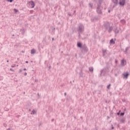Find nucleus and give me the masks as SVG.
<instances>
[{
  "label": "nucleus",
  "instance_id": "423d86ee",
  "mask_svg": "<svg viewBox=\"0 0 130 130\" xmlns=\"http://www.w3.org/2000/svg\"><path fill=\"white\" fill-rule=\"evenodd\" d=\"M125 64H126V61H125V60L123 59L121 61V66H125Z\"/></svg>",
  "mask_w": 130,
  "mask_h": 130
},
{
  "label": "nucleus",
  "instance_id": "4be33fe9",
  "mask_svg": "<svg viewBox=\"0 0 130 130\" xmlns=\"http://www.w3.org/2000/svg\"><path fill=\"white\" fill-rule=\"evenodd\" d=\"M120 115H121V116L124 115V113H121L120 114Z\"/></svg>",
  "mask_w": 130,
  "mask_h": 130
},
{
  "label": "nucleus",
  "instance_id": "5701e85b",
  "mask_svg": "<svg viewBox=\"0 0 130 130\" xmlns=\"http://www.w3.org/2000/svg\"><path fill=\"white\" fill-rule=\"evenodd\" d=\"M10 71H11V72H14V70H13L12 68L10 69Z\"/></svg>",
  "mask_w": 130,
  "mask_h": 130
},
{
  "label": "nucleus",
  "instance_id": "6ab92c4d",
  "mask_svg": "<svg viewBox=\"0 0 130 130\" xmlns=\"http://www.w3.org/2000/svg\"><path fill=\"white\" fill-rule=\"evenodd\" d=\"M115 33H119V31L118 30H117V29H116V30H115Z\"/></svg>",
  "mask_w": 130,
  "mask_h": 130
},
{
  "label": "nucleus",
  "instance_id": "412c9836",
  "mask_svg": "<svg viewBox=\"0 0 130 130\" xmlns=\"http://www.w3.org/2000/svg\"><path fill=\"white\" fill-rule=\"evenodd\" d=\"M89 6L90 8H92V7H93V5H92L91 4H89Z\"/></svg>",
  "mask_w": 130,
  "mask_h": 130
},
{
  "label": "nucleus",
  "instance_id": "1a4fd4ad",
  "mask_svg": "<svg viewBox=\"0 0 130 130\" xmlns=\"http://www.w3.org/2000/svg\"><path fill=\"white\" fill-rule=\"evenodd\" d=\"M36 50L34 49H33L31 50V54H34V53H36Z\"/></svg>",
  "mask_w": 130,
  "mask_h": 130
},
{
  "label": "nucleus",
  "instance_id": "ddd939ff",
  "mask_svg": "<svg viewBox=\"0 0 130 130\" xmlns=\"http://www.w3.org/2000/svg\"><path fill=\"white\" fill-rule=\"evenodd\" d=\"M89 72H93V71H94V69L93 68V67H90L89 68Z\"/></svg>",
  "mask_w": 130,
  "mask_h": 130
},
{
  "label": "nucleus",
  "instance_id": "a878e982",
  "mask_svg": "<svg viewBox=\"0 0 130 130\" xmlns=\"http://www.w3.org/2000/svg\"><path fill=\"white\" fill-rule=\"evenodd\" d=\"M13 0H10L9 2H10V3H12V2H13Z\"/></svg>",
  "mask_w": 130,
  "mask_h": 130
},
{
  "label": "nucleus",
  "instance_id": "7c9ffc66",
  "mask_svg": "<svg viewBox=\"0 0 130 130\" xmlns=\"http://www.w3.org/2000/svg\"><path fill=\"white\" fill-rule=\"evenodd\" d=\"M25 63H28V61H25Z\"/></svg>",
  "mask_w": 130,
  "mask_h": 130
},
{
  "label": "nucleus",
  "instance_id": "4c0bfd02",
  "mask_svg": "<svg viewBox=\"0 0 130 130\" xmlns=\"http://www.w3.org/2000/svg\"><path fill=\"white\" fill-rule=\"evenodd\" d=\"M7 62H9V60H7Z\"/></svg>",
  "mask_w": 130,
  "mask_h": 130
},
{
  "label": "nucleus",
  "instance_id": "f03ea898",
  "mask_svg": "<svg viewBox=\"0 0 130 130\" xmlns=\"http://www.w3.org/2000/svg\"><path fill=\"white\" fill-rule=\"evenodd\" d=\"M28 4H29V7H30V8H31V9H34V7H35V3H34V2L33 1H31L29 2Z\"/></svg>",
  "mask_w": 130,
  "mask_h": 130
},
{
  "label": "nucleus",
  "instance_id": "e433bc0d",
  "mask_svg": "<svg viewBox=\"0 0 130 130\" xmlns=\"http://www.w3.org/2000/svg\"><path fill=\"white\" fill-rule=\"evenodd\" d=\"M117 114H118V115H119V113H117Z\"/></svg>",
  "mask_w": 130,
  "mask_h": 130
},
{
  "label": "nucleus",
  "instance_id": "b1692460",
  "mask_svg": "<svg viewBox=\"0 0 130 130\" xmlns=\"http://www.w3.org/2000/svg\"><path fill=\"white\" fill-rule=\"evenodd\" d=\"M22 69H20V70H19V73H22Z\"/></svg>",
  "mask_w": 130,
  "mask_h": 130
},
{
  "label": "nucleus",
  "instance_id": "bb28decb",
  "mask_svg": "<svg viewBox=\"0 0 130 130\" xmlns=\"http://www.w3.org/2000/svg\"><path fill=\"white\" fill-rule=\"evenodd\" d=\"M24 76H27V73H24Z\"/></svg>",
  "mask_w": 130,
  "mask_h": 130
},
{
  "label": "nucleus",
  "instance_id": "39448f33",
  "mask_svg": "<svg viewBox=\"0 0 130 130\" xmlns=\"http://www.w3.org/2000/svg\"><path fill=\"white\" fill-rule=\"evenodd\" d=\"M112 2L114 4L113 7L117 6V4H118V0H112Z\"/></svg>",
  "mask_w": 130,
  "mask_h": 130
},
{
  "label": "nucleus",
  "instance_id": "2eb2a0df",
  "mask_svg": "<svg viewBox=\"0 0 130 130\" xmlns=\"http://www.w3.org/2000/svg\"><path fill=\"white\" fill-rule=\"evenodd\" d=\"M112 29H113V28H112V27H110V26H109V32H110L111 31H112Z\"/></svg>",
  "mask_w": 130,
  "mask_h": 130
},
{
  "label": "nucleus",
  "instance_id": "9d476101",
  "mask_svg": "<svg viewBox=\"0 0 130 130\" xmlns=\"http://www.w3.org/2000/svg\"><path fill=\"white\" fill-rule=\"evenodd\" d=\"M128 75H129L128 73H126L123 75L124 78H125L126 79H127V77H128Z\"/></svg>",
  "mask_w": 130,
  "mask_h": 130
},
{
  "label": "nucleus",
  "instance_id": "cd10ccee",
  "mask_svg": "<svg viewBox=\"0 0 130 130\" xmlns=\"http://www.w3.org/2000/svg\"><path fill=\"white\" fill-rule=\"evenodd\" d=\"M64 96H67V93L65 92V93H64Z\"/></svg>",
  "mask_w": 130,
  "mask_h": 130
},
{
  "label": "nucleus",
  "instance_id": "72a5a7b5",
  "mask_svg": "<svg viewBox=\"0 0 130 130\" xmlns=\"http://www.w3.org/2000/svg\"><path fill=\"white\" fill-rule=\"evenodd\" d=\"M54 40V38H52V41H53Z\"/></svg>",
  "mask_w": 130,
  "mask_h": 130
},
{
  "label": "nucleus",
  "instance_id": "f257e3e1",
  "mask_svg": "<svg viewBox=\"0 0 130 130\" xmlns=\"http://www.w3.org/2000/svg\"><path fill=\"white\" fill-rule=\"evenodd\" d=\"M77 31L79 33V34H81V33H82V32H84V26L83 24H80L78 29Z\"/></svg>",
  "mask_w": 130,
  "mask_h": 130
},
{
  "label": "nucleus",
  "instance_id": "f8f14e48",
  "mask_svg": "<svg viewBox=\"0 0 130 130\" xmlns=\"http://www.w3.org/2000/svg\"><path fill=\"white\" fill-rule=\"evenodd\" d=\"M83 50H84V51H88V48H87L86 46H84L83 48Z\"/></svg>",
  "mask_w": 130,
  "mask_h": 130
},
{
  "label": "nucleus",
  "instance_id": "f3484780",
  "mask_svg": "<svg viewBox=\"0 0 130 130\" xmlns=\"http://www.w3.org/2000/svg\"><path fill=\"white\" fill-rule=\"evenodd\" d=\"M110 86H111V84H109L107 86V89H110Z\"/></svg>",
  "mask_w": 130,
  "mask_h": 130
},
{
  "label": "nucleus",
  "instance_id": "7ed1b4c3",
  "mask_svg": "<svg viewBox=\"0 0 130 130\" xmlns=\"http://www.w3.org/2000/svg\"><path fill=\"white\" fill-rule=\"evenodd\" d=\"M96 12L98 14H102V11H101V9H100V6H98L96 8Z\"/></svg>",
  "mask_w": 130,
  "mask_h": 130
},
{
  "label": "nucleus",
  "instance_id": "c756f323",
  "mask_svg": "<svg viewBox=\"0 0 130 130\" xmlns=\"http://www.w3.org/2000/svg\"><path fill=\"white\" fill-rule=\"evenodd\" d=\"M115 62H116V63H117V60H115Z\"/></svg>",
  "mask_w": 130,
  "mask_h": 130
},
{
  "label": "nucleus",
  "instance_id": "2f4dec72",
  "mask_svg": "<svg viewBox=\"0 0 130 130\" xmlns=\"http://www.w3.org/2000/svg\"><path fill=\"white\" fill-rule=\"evenodd\" d=\"M7 130H11V128H9Z\"/></svg>",
  "mask_w": 130,
  "mask_h": 130
},
{
  "label": "nucleus",
  "instance_id": "f704fd0d",
  "mask_svg": "<svg viewBox=\"0 0 130 130\" xmlns=\"http://www.w3.org/2000/svg\"><path fill=\"white\" fill-rule=\"evenodd\" d=\"M109 13H110V10H109Z\"/></svg>",
  "mask_w": 130,
  "mask_h": 130
},
{
  "label": "nucleus",
  "instance_id": "9b49d317",
  "mask_svg": "<svg viewBox=\"0 0 130 130\" xmlns=\"http://www.w3.org/2000/svg\"><path fill=\"white\" fill-rule=\"evenodd\" d=\"M77 46H78V47H80L81 48L82 47V43H78Z\"/></svg>",
  "mask_w": 130,
  "mask_h": 130
},
{
  "label": "nucleus",
  "instance_id": "473e14b6",
  "mask_svg": "<svg viewBox=\"0 0 130 130\" xmlns=\"http://www.w3.org/2000/svg\"><path fill=\"white\" fill-rule=\"evenodd\" d=\"M26 69L25 68H24V69H23V71H26Z\"/></svg>",
  "mask_w": 130,
  "mask_h": 130
},
{
  "label": "nucleus",
  "instance_id": "c85d7f7f",
  "mask_svg": "<svg viewBox=\"0 0 130 130\" xmlns=\"http://www.w3.org/2000/svg\"><path fill=\"white\" fill-rule=\"evenodd\" d=\"M127 49H128V48H126V49H125L126 51H127Z\"/></svg>",
  "mask_w": 130,
  "mask_h": 130
},
{
  "label": "nucleus",
  "instance_id": "dca6fc26",
  "mask_svg": "<svg viewBox=\"0 0 130 130\" xmlns=\"http://www.w3.org/2000/svg\"><path fill=\"white\" fill-rule=\"evenodd\" d=\"M121 23H122V24H125V20H121Z\"/></svg>",
  "mask_w": 130,
  "mask_h": 130
},
{
  "label": "nucleus",
  "instance_id": "393cba45",
  "mask_svg": "<svg viewBox=\"0 0 130 130\" xmlns=\"http://www.w3.org/2000/svg\"><path fill=\"white\" fill-rule=\"evenodd\" d=\"M114 129V127H113V125H112V129Z\"/></svg>",
  "mask_w": 130,
  "mask_h": 130
},
{
  "label": "nucleus",
  "instance_id": "0eeeda50",
  "mask_svg": "<svg viewBox=\"0 0 130 130\" xmlns=\"http://www.w3.org/2000/svg\"><path fill=\"white\" fill-rule=\"evenodd\" d=\"M103 55H105L107 53V50L103 49Z\"/></svg>",
  "mask_w": 130,
  "mask_h": 130
},
{
  "label": "nucleus",
  "instance_id": "4468645a",
  "mask_svg": "<svg viewBox=\"0 0 130 130\" xmlns=\"http://www.w3.org/2000/svg\"><path fill=\"white\" fill-rule=\"evenodd\" d=\"M35 113H36V111H35V110H33L30 114H35Z\"/></svg>",
  "mask_w": 130,
  "mask_h": 130
},
{
  "label": "nucleus",
  "instance_id": "c9c22d12",
  "mask_svg": "<svg viewBox=\"0 0 130 130\" xmlns=\"http://www.w3.org/2000/svg\"><path fill=\"white\" fill-rule=\"evenodd\" d=\"M29 111H31V109H29Z\"/></svg>",
  "mask_w": 130,
  "mask_h": 130
},
{
  "label": "nucleus",
  "instance_id": "a211bd4d",
  "mask_svg": "<svg viewBox=\"0 0 130 130\" xmlns=\"http://www.w3.org/2000/svg\"><path fill=\"white\" fill-rule=\"evenodd\" d=\"M14 12H15V13H17V12L19 11L17 9H14Z\"/></svg>",
  "mask_w": 130,
  "mask_h": 130
},
{
  "label": "nucleus",
  "instance_id": "6e6552de",
  "mask_svg": "<svg viewBox=\"0 0 130 130\" xmlns=\"http://www.w3.org/2000/svg\"><path fill=\"white\" fill-rule=\"evenodd\" d=\"M110 44H115V42H114V41H113V39H112L110 41Z\"/></svg>",
  "mask_w": 130,
  "mask_h": 130
},
{
  "label": "nucleus",
  "instance_id": "20e7f679",
  "mask_svg": "<svg viewBox=\"0 0 130 130\" xmlns=\"http://www.w3.org/2000/svg\"><path fill=\"white\" fill-rule=\"evenodd\" d=\"M125 4V0H119V5L120 6H124Z\"/></svg>",
  "mask_w": 130,
  "mask_h": 130
},
{
  "label": "nucleus",
  "instance_id": "aec40b11",
  "mask_svg": "<svg viewBox=\"0 0 130 130\" xmlns=\"http://www.w3.org/2000/svg\"><path fill=\"white\" fill-rule=\"evenodd\" d=\"M15 67H16V65H15V64L12 65V66H11V67H12V68H15Z\"/></svg>",
  "mask_w": 130,
  "mask_h": 130
}]
</instances>
